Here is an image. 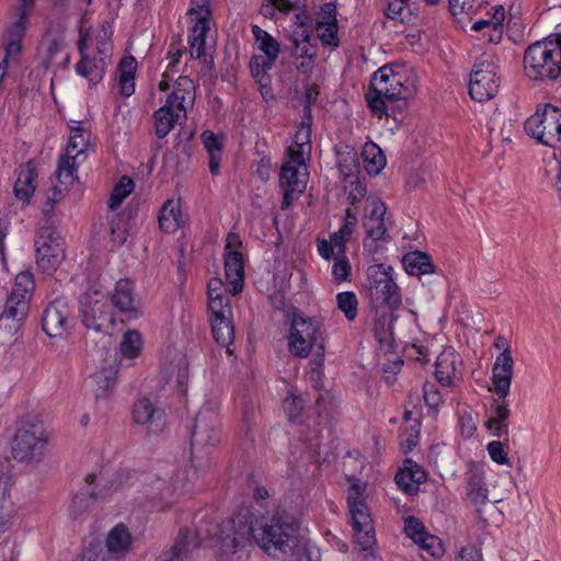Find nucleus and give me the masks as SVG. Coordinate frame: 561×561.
<instances>
[{
  "mask_svg": "<svg viewBox=\"0 0 561 561\" xmlns=\"http://www.w3.org/2000/svg\"><path fill=\"white\" fill-rule=\"evenodd\" d=\"M247 518L253 542L267 556L285 557L298 546L301 520L282 505L274 504L265 513L251 514Z\"/></svg>",
  "mask_w": 561,
  "mask_h": 561,
  "instance_id": "obj_1",
  "label": "nucleus"
},
{
  "mask_svg": "<svg viewBox=\"0 0 561 561\" xmlns=\"http://www.w3.org/2000/svg\"><path fill=\"white\" fill-rule=\"evenodd\" d=\"M417 75L412 67L403 65H386L380 67L371 77L370 89L365 98L368 107L379 118L393 116L400 121L388 102L408 100L417 90Z\"/></svg>",
  "mask_w": 561,
  "mask_h": 561,
  "instance_id": "obj_2",
  "label": "nucleus"
},
{
  "mask_svg": "<svg viewBox=\"0 0 561 561\" xmlns=\"http://www.w3.org/2000/svg\"><path fill=\"white\" fill-rule=\"evenodd\" d=\"M69 130L66 152L60 157L55 172V183L44 195L42 214L48 222L55 216V206L65 197L77 180V168L84 160V153L90 145L91 134L83 122H69Z\"/></svg>",
  "mask_w": 561,
  "mask_h": 561,
  "instance_id": "obj_3",
  "label": "nucleus"
},
{
  "mask_svg": "<svg viewBox=\"0 0 561 561\" xmlns=\"http://www.w3.org/2000/svg\"><path fill=\"white\" fill-rule=\"evenodd\" d=\"M195 102V85L188 77H179L162 106L153 113V125L159 138L165 137L178 123L186 119Z\"/></svg>",
  "mask_w": 561,
  "mask_h": 561,
  "instance_id": "obj_4",
  "label": "nucleus"
},
{
  "mask_svg": "<svg viewBox=\"0 0 561 561\" xmlns=\"http://www.w3.org/2000/svg\"><path fill=\"white\" fill-rule=\"evenodd\" d=\"M253 539L245 515L239 514L216 533L213 550L216 561H248Z\"/></svg>",
  "mask_w": 561,
  "mask_h": 561,
  "instance_id": "obj_5",
  "label": "nucleus"
},
{
  "mask_svg": "<svg viewBox=\"0 0 561 561\" xmlns=\"http://www.w3.org/2000/svg\"><path fill=\"white\" fill-rule=\"evenodd\" d=\"M35 290V280L31 271L19 273L10 296L0 314V330L4 339H11L19 331L21 322L30 310V302Z\"/></svg>",
  "mask_w": 561,
  "mask_h": 561,
  "instance_id": "obj_6",
  "label": "nucleus"
},
{
  "mask_svg": "<svg viewBox=\"0 0 561 561\" xmlns=\"http://www.w3.org/2000/svg\"><path fill=\"white\" fill-rule=\"evenodd\" d=\"M208 310L215 341L228 347L234 339L232 309L230 299L226 295V286L218 277L208 283Z\"/></svg>",
  "mask_w": 561,
  "mask_h": 561,
  "instance_id": "obj_7",
  "label": "nucleus"
},
{
  "mask_svg": "<svg viewBox=\"0 0 561 561\" xmlns=\"http://www.w3.org/2000/svg\"><path fill=\"white\" fill-rule=\"evenodd\" d=\"M291 355L307 358L313 351L322 356L325 351L321 321L302 314H294L287 334Z\"/></svg>",
  "mask_w": 561,
  "mask_h": 561,
  "instance_id": "obj_8",
  "label": "nucleus"
},
{
  "mask_svg": "<svg viewBox=\"0 0 561 561\" xmlns=\"http://www.w3.org/2000/svg\"><path fill=\"white\" fill-rule=\"evenodd\" d=\"M78 49L81 57L76 65L77 73L91 83L100 82L112 61L113 45L110 37H81Z\"/></svg>",
  "mask_w": 561,
  "mask_h": 561,
  "instance_id": "obj_9",
  "label": "nucleus"
},
{
  "mask_svg": "<svg viewBox=\"0 0 561 561\" xmlns=\"http://www.w3.org/2000/svg\"><path fill=\"white\" fill-rule=\"evenodd\" d=\"M366 483H353L347 492V507L353 537L362 550H368L376 541L370 508L366 502Z\"/></svg>",
  "mask_w": 561,
  "mask_h": 561,
  "instance_id": "obj_10",
  "label": "nucleus"
},
{
  "mask_svg": "<svg viewBox=\"0 0 561 561\" xmlns=\"http://www.w3.org/2000/svg\"><path fill=\"white\" fill-rule=\"evenodd\" d=\"M559 42L543 37L531 44L525 51L524 62L527 76L533 80H556L561 75Z\"/></svg>",
  "mask_w": 561,
  "mask_h": 561,
  "instance_id": "obj_11",
  "label": "nucleus"
},
{
  "mask_svg": "<svg viewBox=\"0 0 561 561\" xmlns=\"http://www.w3.org/2000/svg\"><path fill=\"white\" fill-rule=\"evenodd\" d=\"M367 288L374 309H398L401 305L400 289L394 280V270L385 264L371 265L367 270Z\"/></svg>",
  "mask_w": 561,
  "mask_h": 561,
  "instance_id": "obj_12",
  "label": "nucleus"
},
{
  "mask_svg": "<svg viewBox=\"0 0 561 561\" xmlns=\"http://www.w3.org/2000/svg\"><path fill=\"white\" fill-rule=\"evenodd\" d=\"M525 131L545 146L561 149V110L551 104L539 106L526 119Z\"/></svg>",
  "mask_w": 561,
  "mask_h": 561,
  "instance_id": "obj_13",
  "label": "nucleus"
},
{
  "mask_svg": "<svg viewBox=\"0 0 561 561\" xmlns=\"http://www.w3.org/2000/svg\"><path fill=\"white\" fill-rule=\"evenodd\" d=\"M499 67L493 56L483 55L472 67L469 78V94L478 102L493 99L500 89Z\"/></svg>",
  "mask_w": 561,
  "mask_h": 561,
  "instance_id": "obj_14",
  "label": "nucleus"
},
{
  "mask_svg": "<svg viewBox=\"0 0 561 561\" xmlns=\"http://www.w3.org/2000/svg\"><path fill=\"white\" fill-rule=\"evenodd\" d=\"M82 321L87 328L104 331L114 327L115 316L108 295L99 288L88 289L80 300Z\"/></svg>",
  "mask_w": 561,
  "mask_h": 561,
  "instance_id": "obj_15",
  "label": "nucleus"
},
{
  "mask_svg": "<svg viewBox=\"0 0 561 561\" xmlns=\"http://www.w3.org/2000/svg\"><path fill=\"white\" fill-rule=\"evenodd\" d=\"M186 470L178 471L171 481L156 479L146 485V497L153 503L157 510H169L186 488Z\"/></svg>",
  "mask_w": 561,
  "mask_h": 561,
  "instance_id": "obj_16",
  "label": "nucleus"
},
{
  "mask_svg": "<svg viewBox=\"0 0 561 561\" xmlns=\"http://www.w3.org/2000/svg\"><path fill=\"white\" fill-rule=\"evenodd\" d=\"M306 161L288 156L282 167L279 183L284 190L283 208L288 207L306 190L309 175Z\"/></svg>",
  "mask_w": 561,
  "mask_h": 561,
  "instance_id": "obj_17",
  "label": "nucleus"
},
{
  "mask_svg": "<svg viewBox=\"0 0 561 561\" xmlns=\"http://www.w3.org/2000/svg\"><path fill=\"white\" fill-rule=\"evenodd\" d=\"M106 294L114 314L117 313L127 320H136L142 316L141 301L128 278L117 280L113 290Z\"/></svg>",
  "mask_w": 561,
  "mask_h": 561,
  "instance_id": "obj_18",
  "label": "nucleus"
},
{
  "mask_svg": "<svg viewBox=\"0 0 561 561\" xmlns=\"http://www.w3.org/2000/svg\"><path fill=\"white\" fill-rule=\"evenodd\" d=\"M219 416L217 404H205L196 415L192 432L194 447L215 446L219 443Z\"/></svg>",
  "mask_w": 561,
  "mask_h": 561,
  "instance_id": "obj_19",
  "label": "nucleus"
},
{
  "mask_svg": "<svg viewBox=\"0 0 561 561\" xmlns=\"http://www.w3.org/2000/svg\"><path fill=\"white\" fill-rule=\"evenodd\" d=\"M240 245L239 236L234 232L228 233L225 253V274L227 282L231 286V295H238L243 289L244 264L242 254L238 251Z\"/></svg>",
  "mask_w": 561,
  "mask_h": 561,
  "instance_id": "obj_20",
  "label": "nucleus"
},
{
  "mask_svg": "<svg viewBox=\"0 0 561 561\" xmlns=\"http://www.w3.org/2000/svg\"><path fill=\"white\" fill-rule=\"evenodd\" d=\"M65 256L61 240L51 230H45L37 237V271L51 274Z\"/></svg>",
  "mask_w": 561,
  "mask_h": 561,
  "instance_id": "obj_21",
  "label": "nucleus"
},
{
  "mask_svg": "<svg viewBox=\"0 0 561 561\" xmlns=\"http://www.w3.org/2000/svg\"><path fill=\"white\" fill-rule=\"evenodd\" d=\"M123 486V474H117L114 479L98 485L95 490L88 493L76 494L69 504V515L72 519L83 518L89 514L90 502L92 499L106 500L113 492Z\"/></svg>",
  "mask_w": 561,
  "mask_h": 561,
  "instance_id": "obj_22",
  "label": "nucleus"
},
{
  "mask_svg": "<svg viewBox=\"0 0 561 561\" xmlns=\"http://www.w3.org/2000/svg\"><path fill=\"white\" fill-rule=\"evenodd\" d=\"M70 323L68 304L62 299L53 301L43 313L42 329L50 337L66 335Z\"/></svg>",
  "mask_w": 561,
  "mask_h": 561,
  "instance_id": "obj_23",
  "label": "nucleus"
},
{
  "mask_svg": "<svg viewBox=\"0 0 561 561\" xmlns=\"http://www.w3.org/2000/svg\"><path fill=\"white\" fill-rule=\"evenodd\" d=\"M513 368L514 358L512 354L496 356L492 367V387L489 390L493 391L499 400H505L511 391Z\"/></svg>",
  "mask_w": 561,
  "mask_h": 561,
  "instance_id": "obj_24",
  "label": "nucleus"
},
{
  "mask_svg": "<svg viewBox=\"0 0 561 561\" xmlns=\"http://www.w3.org/2000/svg\"><path fill=\"white\" fill-rule=\"evenodd\" d=\"M461 360L456 352L449 347L445 348L435 363V376L444 387H453L461 380Z\"/></svg>",
  "mask_w": 561,
  "mask_h": 561,
  "instance_id": "obj_25",
  "label": "nucleus"
},
{
  "mask_svg": "<svg viewBox=\"0 0 561 561\" xmlns=\"http://www.w3.org/2000/svg\"><path fill=\"white\" fill-rule=\"evenodd\" d=\"M104 545L108 557L118 561L133 550L134 536L125 524L119 523L108 530Z\"/></svg>",
  "mask_w": 561,
  "mask_h": 561,
  "instance_id": "obj_26",
  "label": "nucleus"
},
{
  "mask_svg": "<svg viewBox=\"0 0 561 561\" xmlns=\"http://www.w3.org/2000/svg\"><path fill=\"white\" fill-rule=\"evenodd\" d=\"M133 416L137 424L146 426L148 433L158 434L165 427L164 412L156 408L147 398H142L135 403Z\"/></svg>",
  "mask_w": 561,
  "mask_h": 561,
  "instance_id": "obj_27",
  "label": "nucleus"
},
{
  "mask_svg": "<svg viewBox=\"0 0 561 561\" xmlns=\"http://www.w3.org/2000/svg\"><path fill=\"white\" fill-rule=\"evenodd\" d=\"M311 108L309 104L304 106V118L297 128L293 145L288 148L289 157L309 159L311 152Z\"/></svg>",
  "mask_w": 561,
  "mask_h": 561,
  "instance_id": "obj_28",
  "label": "nucleus"
},
{
  "mask_svg": "<svg viewBox=\"0 0 561 561\" xmlns=\"http://www.w3.org/2000/svg\"><path fill=\"white\" fill-rule=\"evenodd\" d=\"M208 4L209 0H192L187 12V24L193 35H206L213 31L214 23Z\"/></svg>",
  "mask_w": 561,
  "mask_h": 561,
  "instance_id": "obj_29",
  "label": "nucleus"
},
{
  "mask_svg": "<svg viewBox=\"0 0 561 561\" xmlns=\"http://www.w3.org/2000/svg\"><path fill=\"white\" fill-rule=\"evenodd\" d=\"M199 541L194 530L183 529L180 531L170 551L160 556L159 561H191V553L197 549Z\"/></svg>",
  "mask_w": 561,
  "mask_h": 561,
  "instance_id": "obj_30",
  "label": "nucleus"
},
{
  "mask_svg": "<svg viewBox=\"0 0 561 561\" xmlns=\"http://www.w3.org/2000/svg\"><path fill=\"white\" fill-rule=\"evenodd\" d=\"M426 472L416 462L407 459L394 477L397 485L407 494H415L421 483L425 482Z\"/></svg>",
  "mask_w": 561,
  "mask_h": 561,
  "instance_id": "obj_31",
  "label": "nucleus"
},
{
  "mask_svg": "<svg viewBox=\"0 0 561 561\" xmlns=\"http://www.w3.org/2000/svg\"><path fill=\"white\" fill-rule=\"evenodd\" d=\"M386 205L380 199H373L369 204V211L364 220L366 233L373 240H383L387 234L385 220Z\"/></svg>",
  "mask_w": 561,
  "mask_h": 561,
  "instance_id": "obj_32",
  "label": "nucleus"
},
{
  "mask_svg": "<svg viewBox=\"0 0 561 561\" xmlns=\"http://www.w3.org/2000/svg\"><path fill=\"white\" fill-rule=\"evenodd\" d=\"M375 310L373 332L376 340L385 346H391L393 341V323L397 319L392 308H379Z\"/></svg>",
  "mask_w": 561,
  "mask_h": 561,
  "instance_id": "obj_33",
  "label": "nucleus"
},
{
  "mask_svg": "<svg viewBox=\"0 0 561 561\" xmlns=\"http://www.w3.org/2000/svg\"><path fill=\"white\" fill-rule=\"evenodd\" d=\"M291 42L293 54L300 61L297 69L306 73L313 67L316 56V44L318 37H289Z\"/></svg>",
  "mask_w": 561,
  "mask_h": 561,
  "instance_id": "obj_34",
  "label": "nucleus"
},
{
  "mask_svg": "<svg viewBox=\"0 0 561 561\" xmlns=\"http://www.w3.org/2000/svg\"><path fill=\"white\" fill-rule=\"evenodd\" d=\"M158 221L163 232H176L184 225V216L181 210L180 201H165L160 209Z\"/></svg>",
  "mask_w": 561,
  "mask_h": 561,
  "instance_id": "obj_35",
  "label": "nucleus"
},
{
  "mask_svg": "<svg viewBox=\"0 0 561 561\" xmlns=\"http://www.w3.org/2000/svg\"><path fill=\"white\" fill-rule=\"evenodd\" d=\"M35 446L34 425L20 427L12 443V456L19 461H25L33 456Z\"/></svg>",
  "mask_w": 561,
  "mask_h": 561,
  "instance_id": "obj_36",
  "label": "nucleus"
},
{
  "mask_svg": "<svg viewBox=\"0 0 561 561\" xmlns=\"http://www.w3.org/2000/svg\"><path fill=\"white\" fill-rule=\"evenodd\" d=\"M483 470L473 466L467 477V495L474 505L486 503L489 490L485 485Z\"/></svg>",
  "mask_w": 561,
  "mask_h": 561,
  "instance_id": "obj_37",
  "label": "nucleus"
},
{
  "mask_svg": "<svg viewBox=\"0 0 561 561\" xmlns=\"http://www.w3.org/2000/svg\"><path fill=\"white\" fill-rule=\"evenodd\" d=\"M34 179L35 167L30 160L23 168H21L14 184L15 197L21 201L23 205L30 203L35 192Z\"/></svg>",
  "mask_w": 561,
  "mask_h": 561,
  "instance_id": "obj_38",
  "label": "nucleus"
},
{
  "mask_svg": "<svg viewBox=\"0 0 561 561\" xmlns=\"http://www.w3.org/2000/svg\"><path fill=\"white\" fill-rule=\"evenodd\" d=\"M137 61L134 57L128 56L121 60L117 67V80L119 93L128 98L135 92V72Z\"/></svg>",
  "mask_w": 561,
  "mask_h": 561,
  "instance_id": "obj_39",
  "label": "nucleus"
},
{
  "mask_svg": "<svg viewBox=\"0 0 561 561\" xmlns=\"http://www.w3.org/2000/svg\"><path fill=\"white\" fill-rule=\"evenodd\" d=\"M336 5L333 2L324 3L317 13L316 30L318 35H336L340 27Z\"/></svg>",
  "mask_w": 561,
  "mask_h": 561,
  "instance_id": "obj_40",
  "label": "nucleus"
},
{
  "mask_svg": "<svg viewBox=\"0 0 561 561\" xmlns=\"http://www.w3.org/2000/svg\"><path fill=\"white\" fill-rule=\"evenodd\" d=\"M484 4V0H449L451 15L461 24V30L470 24L472 15Z\"/></svg>",
  "mask_w": 561,
  "mask_h": 561,
  "instance_id": "obj_41",
  "label": "nucleus"
},
{
  "mask_svg": "<svg viewBox=\"0 0 561 561\" xmlns=\"http://www.w3.org/2000/svg\"><path fill=\"white\" fill-rule=\"evenodd\" d=\"M403 266L408 274L421 276L434 273V265L431 257L420 251L409 252L403 256Z\"/></svg>",
  "mask_w": 561,
  "mask_h": 561,
  "instance_id": "obj_42",
  "label": "nucleus"
},
{
  "mask_svg": "<svg viewBox=\"0 0 561 561\" xmlns=\"http://www.w3.org/2000/svg\"><path fill=\"white\" fill-rule=\"evenodd\" d=\"M362 158L369 174L377 175L386 167V156L375 142L368 141L363 146Z\"/></svg>",
  "mask_w": 561,
  "mask_h": 561,
  "instance_id": "obj_43",
  "label": "nucleus"
},
{
  "mask_svg": "<svg viewBox=\"0 0 561 561\" xmlns=\"http://www.w3.org/2000/svg\"><path fill=\"white\" fill-rule=\"evenodd\" d=\"M144 348V339L139 331H126L119 342L118 351L123 358L133 360L140 356Z\"/></svg>",
  "mask_w": 561,
  "mask_h": 561,
  "instance_id": "obj_44",
  "label": "nucleus"
},
{
  "mask_svg": "<svg viewBox=\"0 0 561 561\" xmlns=\"http://www.w3.org/2000/svg\"><path fill=\"white\" fill-rule=\"evenodd\" d=\"M505 16V11L502 5L493 7V13L489 19H481L473 22L470 26V30L473 32L488 31L490 33H500L504 32L503 30V20Z\"/></svg>",
  "mask_w": 561,
  "mask_h": 561,
  "instance_id": "obj_45",
  "label": "nucleus"
},
{
  "mask_svg": "<svg viewBox=\"0 0 561 561\" xmlns=\"http://www.w3.org/2000/svg\"><path fill=\"white\" fill-rule=\"evenodd\" d=\"M117 370L113 367L102 368L93 374V380L96 383V397H104L113 389L116 382Z\"/></svg>",
  "mask_w": 561,
  "mask_h": 561,
  "instance_id": "obj_46",
  "label": "nucleus"
},
{
  "mask_svg": "<svg viewBox=\"0 0 561 561\" xmlns=\"http://www.w3.org/2000/svg\"><path fill=\"white\" fill-rule=\"evenodd\" d=\"M34 0H20L16 16L9 26L10 35H22L26 31L27 14L32 10Z\"/></svg>",
  "mask_w": 561,
  "mask_h": 561,
  "instance_id": "obj_47",
  "label": "nucleus"
},
{
  "mask_svg": "<svg viewBox=\"0 0 561 561\" xmlns=\"http://www.w3.org/2000/svg\"><path fill=\"white\" fill-rule=\"evenodd\" d=\"M336 304L345 318L353 321L357 317L358 300L353 291H342L336 295Z\"/></svg>",
  "mask_w": 561,
  "mask_h": 561,
  "instance_id": "obj_48",
  "label": "nucleus"
},
{
  "mask_svg": "<svg viewBox=\"0 0 561 561\" xmlns=\"http://www.w3.org/2000/svg\"><path fill=\"white\" fill-rule=\"evenodd\" d=\"M415 543L420 547V549L423 552H425L431 558L439 559L445 553L442 540L430 533L423 535V537H421V539L417 540Z\"/></svg>",
  "mask_w": 561,
  "mask_h": 561,
  "instance_id": "obj_49",
  "label": "nucleus"
},
{
  "mask_svg": "<svg viewBox=\"0 0 561 561\" xmlns=\"http://www.w3.org/2000/svg\"><path fill=\"white\" fill-rule=\"evenodd\" d=\"M134 190V182L127 176H123L121 181L114 186L110 199L108 207L114 210L116 209L123 199L127 197Z\"/></svg>",
  "mask_w": 561,
  "mask_h": 561,
  "instance_id": "obj_50",
  "label": "nucleus"
},
{
  "mask_svg": "<svg viewBox=\"0 0 561 561\" xmlns=\"http://www.w3.org/2000/svg\"><path fill=\"white\" fill-rule=\"evenodd\" d=\"M255 46L261 50L265 59L275 62L280 53V45L275 37H255Z\"/></svg>",
  "mask_w": 561,
  "mask_h": 561,
  "instance_id": "obj_51",
  "label": "nucleus"
},
{
  "mask_svg": "<svg viewBox=\"0 0 561 561\" xmlns=\"http://www.w3.org/2000/svg\"><path fill=\"white\" fill-rule=\"evenodd\" d=\"M273 64L271 60L265 59L262 55H255L251 58L250 68L252 77L255 81L268 79V71L272 69Z\"/></svg>",
  "mask_w": 561,
  "mask_h": 561,
  "instance_id": "obj_52",
  "label": "nucleus"
},
{
  "mask_svg": "<svg viewBox=\"0 0 561 561\" xmlns=\"http://www.w3.org/2000/svg\"><path fill=\"white\" fill-rule=\"evenodd\" d=\"M283 409L287 413L288 419L294 421L304 409V400L299 394L290 391L283 401Z\"/></svg>",
  "mask_w": 561,
  "mask_h": 561,
  "instance_id": "obj_53",
  "label": "nucleus"
},
{
  "mask_svg": "<svg viewBox=\"0 0 561 561\" xmlns=\"http://www.w3.org/2000/svg\"><path fill=\"white\" fill-rule=\"evenodd\" d=\"M351 272V265L344 253L336 254L332 266V275L335 280H346Z\"/></svg>",
  "mask_w": 561,
  "mask_h": 561,
  "instance_id": "obj_54",
  "label": "nucleus"
},
{
  "mask_svg": "<svg viewBox=\"0 0 561 561\" xmlns=\"http://www.w3.org/2000/svg\"><path fill=\"white\" fill-rule=\"evenodd\" d=\"M409 0H389L386 14L389 19L404 21L409 13Z\"/></svg>",
  "mask_w": 561,
  "mask_h": 561,
  "instance_id": "obj_55",
  "label": "nucleus"
},
{
  "mask_svg": "<svg viewBox=\"0 0 561 561\" xmlns=\"http://www.w3.org/2000/svg\"><path fill=\"white\" fill-rule=\"evenodd\" d=\"M404 531L409 538H411L414 543L423 537L427 531L425 530L424 525L415 517H408L404 520Z\"/></svg>",
  "mask_w": 561,
  "mask_h": 561,
  "instance_id": "obj_56",
  "label": "nucleus"
},
{
  "mask_svg": "<svg viewBox=\"0 0 561 561\" xmlns=\"http://www.w3.org/2000/svg\"><path fill=\"white\" fill-rule=\"evenodd\" d=\"M423 398L426 404L433 410H437L443 403L442 393L437 390L435 385L430 382H426L423 387Z\"/></svg>",
  "mask_w": 561,
  "mask_h": 561,
  "instance_id": "obj_57",
  "label": "nucleus"
},
{
  "mask_svg": "<svg viewBox=\"0 0 561 561\" xmlns=\"http://www.w3.org/2000/svg\"><path fill=\"white\" fill-rule=\"evenodd\" d=\"M202 141L209 156L221 154L222 146L219 138L210 130L203 131Z\"/></svg>",
  "mask_w": 561,
  "mask_h": 561,
  "instance_id": "obj_58",
  "label": "nucleus"
},
{
  "mask_svg": "<svg viewBox=\"0 0 561 561\" xmlns=\"http://www.w3.org/2000/svg\"><path fill=\"white\" fill-rule=\"evenodd\" d=\"M488 453L491 459L497 465H504L508 462V456L505 451L503 444L500 440L490 442L486 445Z\"/></svg>",
  "mask_w": 561,
  "mask_h": 561,
  "instance_id": "obj_59",
  "label": "nucleus"
},
{
  "mask_svg": "<svg viewBox=\"0 0 561 561\" xmlns=\"http://www.w3.org/2000/svg\"><path fill=\"white\" fill-rule=\"evenodd\" d=\"M11 488L10 477L0 478V514H7L11 511L12 505L8 502Z\"/></svg>",
  "mask_w": 561,
  "mask_h": 561,
  "instance_id": "obj_60",
  "label": "nucleus"
},
{
  "mask_svg": "<svg viewBox=\"0 0 561 561\" xmlns=\"http://www.w3.org/2000/svg\"><path fill=\"white\" fill-rule=\"evenodd\" d=\"M459 561H483L481 550L474 545H468L460 549Z\"/></svg>",
  "mask_w": 561,
  "mask_h": 561,
  "instance_id": "obj_61",
  "label": "nucleus"
},
{
  "mask_svg": "<svg viewBox=\"0 0 561 561\" xmlns=\"http://www.w3.org/2000/svg\"><path fill=\"white\" fill-rule=\"evenodd\" d=\"M356 226H357V216L351 208H347L345 211V217L343 219V225L340 228V230L342 231V234L351 238Z\"/></svg>",
  "mask_w": 561,
  "mask_h": 561,
  "instance_id": "obj_62",
  "label": "nucleus"
},
{
  "mask_svg": "<svg viewBox=\"0 0 561 561\" xmlns=\"http://www.w3.org/2000/svg\"><path fill=\"white\" fill-rule=\"evenodd\" d=\"M206 38L207 37H191L190 54L192 58H202L206 56Z\"/></svg>",
  "mask_w": 561,
  "mask_h": 561,
  "instance_id": "obj_63",
  "label": "nucleus"
},
{
  "mask_svg": "<svg viewBox=\"0 0 561 561\" xmlns=\"http://www.w3.org/2000/svg\"><path fill=\"white\" fill-rule=\"evenodd\" d=\"M78 561H115L102 550L89 549L84 551Z\"/></svg>",
  "mask_w": 561,
  "mask_h": 561,
  "instance_id": "obj_64",
  "label": "nucleus"
}]
</instances>
